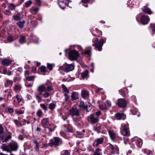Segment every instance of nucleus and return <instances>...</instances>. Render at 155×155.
<instances>
[{"label":"nucleus","mask_w":155,"mask_h":155,"mask_svg":"<svg viewBox=\"0 0 155 155\" xmlns=\"http://www.w3.org/2000/svg\"><path fill=\"white\" fill-rule=\"evenodd\" d=\"M62 141L59 137H55L51 140V143L56 146H58L62 143Z\"/></svg>","instance_id":"obj_10"},{"label":"nucleus","mask_w":155,"mask_h":155,"mask_svg":"<svg viewBox=\"0 0 155 155\" xmlns=\"http://www.w3.org/2000/svg\"><path fill=\"white\" fill-rule=\"evenodd\" d=\"M61 86L63 89L64 93H66L67 94H68L69 93V91L68 90L64 85L62 84Z\"/></svg>","instance_id":"obj_35"},{"label":"nucleus","mask_w":155,"mask_h":155,"mask_svg":"<svg viewBox=\"0 0 155 155\" xmlns=\"http://www.w3.org/2000/svg\"><path fill=\"white\" fill-rule=\"evenodd\" d=\"M79 56L77 51L75 50H71L69 53V59L71 61L76 60Z\"/></svg>","instance_id":"obj_6"},{"label":"nucleus","mask_w":155,"mask_h":155,"mask_svg":"<svg viewBox=\"0 0 155 155\" xmlns=\"http://www.w3.org/2000/svg\"><path fill=\"white\" fill-rule=\"evenodd\" d=\"M89 95L88 92L86 90H84L81 92V96L82 97L86 98Z\"/></svg>","instance_id":"obj_29"},{"label":"nucleus","mask_w":155,"mask_h":155,"mask_svg":"<svg viewBox=\"0 0 155 155\" xmlns=\"http://www.w3.org/2000/svg\"><path fill=\"white\" fill-rule=\"evenodd\" d=\"M66 131L71 133L73 132V129L71 125H69L67 127Z\"/></svg>","instance_id":"obj_46"},{"label":"nucleus","mask_w":155,"mask_h":155,"mask_svg":"<svg viewBox=\"0 0 155 155\" xmlns=\"http://www.w3.org/2000/svg\"><path fill=\"white\" fill-rule=\"evenodd\" d=\"M50 124L48 119L47 118H43L41 121V125L44 128H47Z\"/></svg>","instance_id":"obj_16"},{"label":"nucleus","mask_w":155,"mask_h":155,"mask_svg":"<svg viewBox=\"0 0 155 155\" xmlns=\"http://www.w3.org/2000/svg\"><path fill=\"white\" fill-rule=\"evenodd\" d=\"M3 73L5 74L10 75L12 74V72L9 71H8L6 69L4 68L3 71Z\"/></svg>","instance_id":"obj_36"},{"label":"nucleus","mask_w":155,"mask_h":155,"mask_svg":"<svg viewBox=\"0 0 155 155\" xmlns=\"http://www.w3.org/2000/svg\"><path fill=\"white\" fill-rule=\"evenodd\" d=\"M0 137L2 138H3V129L2 126H0Z\"/></svg>","instance_id":"obj_51"},{"label":"nucleus","mask_w":155,"mask_h":155,"mask_svg":"<svg viewBox=\"0 0 155 155\" xmlns=\"http://www.w3.org/2000/svg\"><path fill=\"white\" fill-rule=\"evenodd\" d=\"M64 101L66 102H68L69 101L70 97L69 96L68 94L66 93H64Z\"/></svg>","instance_id":"obj_42"},{"label":"nucleus","mask_w":155,"mask_h":155,"mask_svg":"<svg viewBox=\"0 0 155 155\" xmlns=\"http://www.w3.org/2000/svg\"><path fill=\"white\" fill-rule=\"evenodd\" d=\"M33 85V83L30 82V81H27L25 83V86L28 87H31Z\"/></svg>","instance_id":"obj_56"},{"label":"nucleus","mask_w":155,"mask_h":155,"mask_svg":"<svg viewBox=\"0 0 155 155\" xmlns=\"http://www.w3.org/2000/svg\"><path fill=\"white\" fill-rule=\"evenodd\" d=\"M88 74V71L86 70L81 73V76L83 78H84L87 77Z\"/></svg>","instance_id":"obj_38"},{"label":"nucleus","mask_w":155,"mask_h":155,"mask_svg":"<svg viewBox=\"0 0 155 155\" xmlns=\"http://www.w3.org/2000/svg\"><path fill=\"white\" fill-rule=\"evenodd\" d=\"M38 90L40 94H42L43 92L47 91L46 87L44 85H41L38 87Z\"/></svg>","instance_id":"obj_19"},{"label":"nucleus","mask_w":155,"mask_h":155,"mask_svg":"<svg viewBox=\"0 0 155 155\" xmlns=\"http://www.w3.org/2000/svg\"><path fill=\"white\" fill-rule=\"evenodd\" d=\"M80 151H81V150L76 148L74 150V153L77 155H79Z\"/></svg>","instance_id":"obj_62"},{"label":"nucleus","mask_w":155,"mask_h":155,"mask_svg":"<svg viewBox=\"0 0 155 155\" xmlns=\"http://www.w3.org/2000/svg\"><path fill=\"white\" fill-rule=\"evenodd\" d=\"M36 115L37 116H38L39 117H43V114L42 111L41 109L38 110L36 112Z\"/></svg>","instance_id":"obj_37"},{"label":"nucleus","mask_w":155,"mask_h":155,"mask_svg":"<svg viewBox=\"0 0 155 155\" xmlns=\"http://www.w3.org/2000/svg\"><path fill=\"white\" fill-rule=\"evenodd\" d=\"M16 7V6L13 4H9V7L12 10H14Z\"/></svg>","instance_id":"obj_52"},{"label":"nucleus","mask_w":155,"mask_h":155,"mask_svg":"<svg viewBox=\"0 0 155 155\" xmlns=\"http://www.w3.org/2000/svg\"><path fill=\"white\" fill-rule=\"evenodd\" d=\"M92 34L93 35H95L98 37H99L102 35V32L96 28L94 31V32L92 33Z\"/></svg>","instance_id":"obj_23"},{"label":"nucleus","mask_w":155,"mask_h":155,"mask_svg":"<svg viewBox=\"0 0 155 155\" xmlns=\"http://www.w3.org/2000/svg\"><path fill=\"white\" fill-rule=\"evenodd\" d=\"M142 151L144 154H146L147 155H150V154L152 152L151 150L147 148L143 149Z\"/></svg>","instance_id":"obj_30"},{"label":"nucleus","mask_w":155,"mask_h":155,"mask_svg":"<svg viewBox=\"0 0 155 155\" xmlns=\"http://www.w3.org/2000/svg\"><path fill=\"white\" fill-rule=\"evenodd\" d=\"M8 42H11L12 41L15 40V39L13 37L12 35L9 36L7 38Z\"/></svg>","instance_id":"obj_48"},{"label":"nucleus","mask_w":155,"mask_h":155,"mask_svg":"<svg viewBox=\"0 0 155 155\" xmlns=\"http://www.w3.org/2000/svg\"><path fill=\"white\" fill-rule=\"evenodd\" d=\"M25 23V21H19L17 23V25L20 28H22L24 26V25Z\"/></svg>","instance_id":"obj_40"},{"label":"nucleus","mask_w":155,"mask_h":155,"mask_svg":"<svg viewBox=\"0 0 155 155\" xmlns=\"http://www.w3.org/2000/svg\"><path fill=\"white\" fill-rule=\"evenodd\" d=\"M41 94H40V92H39V94L37 93H36L35 94V97L36 98L38 99V101H40L41 100L42 98L41 96Z\"/></svg>","instance_id":"obj_53"},{"label":"nucleus","mask_w":155,"mask_h":155,"mask_svg":"<svg viewBox=\"0 0 155 155\" xmlns=\"http://www.w3.org/2000/svg\"><path fill=\"white\" fill-rule=\"evenodd\" d=\"M12 92L10 90H7L4 91V95L6 97H5V100L7 102L11 100V97L12 94Z\"/></svg>","instance_id":"obj_7"},{"label":"nucleus","mask_w":155,"mask_h":155,"mask_svg":"<svg viewBox=\"0 0 155 155\" xmlns=\"http://www.w3.org/2000/svg\"><path fill=\"white\" fill-rule=\"evenodd\" d=\"M14 121L17 126L19 127L22 126L21 123L18 120L16 119L14 120Z\"/></svg>","instance_id":"obj_50"},{"label":"nucleus","mask_w":155,"mask_h":155,"mask_svg":"<svg viewBox=\"0 0 155 155\" xmlns=\"http://www.w3.org/2000/svg\"><path fill=\"white\" fill-rule=\"evenodd\" d=\"M21 89V87L19 85H15L14 87L15 90L16 92L19 91Z\"/></svg>","instance_id":"obj_45"},{"label":"nucleus","mask_w":155,"mask_h":155,"mask_svg":"<svg viewBox=\"0 0 155 155\" xmlns=\"http://www.w3.org/2000/svg\"><path fill=\"white\" fill-rule=\"evenodd\" d=\"M69 114L72 117L78 116L80 115L79 111L76 108H72L69 110Z\"/></svg>","instance_id":"obj_9"},{"label":"nucleus","mask_w":155,"mask_h":155,"mask_svg":"<svg viewBox=\"0 0 155 155\" xmlns=\"http://www.w3.org/2000/svg\"><path fill=\"white\" fill-rule=\"evenodd\" d=\"M108 132L111 139L114 140L116 137V133L113 131L111 130H108Z\"/></svg>","instance_id":"obj_21"},{"label":"nucleus","mask_w":155,"mask_h":155,"mask_svg":"<svg viewBox=\"0 0 155 155\" xmlns=\"http://www.w3.org/2000/svg\"><path fill=\"white\" fill-rule=\"evenodd\" d=\"M25 41V37L24 36H21L19 40V42L21 44H23Z\"/></svg>","instance_id":"obj_49"},{"label":"nucleus","mask_w":155,"mask_h":155,"mask_svg":"<svg viewBox=\"0 0 155 155\" xmlns=\"http://www.w3.org/2000/svg\"><path fill=\"white\" fill-rule=\"evenodd\" d=\"M1 148L3 151H5L8 152H10L11 149L9 144H8V145H7L5 144H3L1 146Z\"/></svg>","instance_id":"obj_20"},{"label":"nucleus","mask_w":155,"mask_h":155,"mask_svg":"<svg viewBox=\"0 0 155 155\" xmlns=\"http://www.w3.org/2000/svg\"><path fill=\"white\" fill-rule=\"evenodd\" d=\"M142 23L143 25L147 24L149 21L150 18L148 16L143 15L140 18Z\"/></svg>","instance_id":"obj_14"},{"label":"nucleus","mask_w":155,"mask_h":155,"mask_svg":"<svg viewBox=\"0 0 155 155\" xmlns=\"http://www.w3.org/2000/svg\"><path fill=\"white\" fill-rule=\"evenodd\" d=\"M56 107V105L54 103L50 104L49 105V108L51 110H53Z\"/></svg>","instance_id":"obj_41"},{"label":"nucleus","mask_w":155,"mask_h":155,"mask_svg":"<svg viewBox=\"0 0 155 155\" xmlns=\"http://www.w3.org/2000/svg\"><path fill=\"white\" fill-rule=\"evenodd\" d=\"M102 126L100 124H97L96 126H94V130L98 132L99 130L101 129Z\"/></svg>","instance_id":"obj_33"},{"label":"nucleus","mask_w":155,"mask_h":155,"mask_svg":"<svg viewBox=\"0 0 155 155\" xmlns=\"http://www.w3.org/2000/svg\"><path fill=\"white\" fill-rule=\"evenodd\" d=\"M149 29L150 31H152V32L151 34L153 35L155 31V24H151L150 26Z\"/></svg>","instance_id":"obj_28"},{"label":"nucleus","mask_w":155,"mask_h":155,"mask_svg":"<svg viewBox=\"0 0 155 155\" xmlns=\"http://www.w3.org/2000/svg\"><path fill=\"white\" fill-rule=\"evenodd\" d=\"M32 3L31 1L29 0L25 3V5L26 7H28L30 6L31 5Z\"/></svg>","instance_id":"obj_58"},{"label":"nucleus","mask_w":155,"mask_h":155,"mask_svg":"<svg viewBox=\"0 0 155 155\" xmlns=\"http://www.w3.org/2000/svg\"><path fill=\"white\" fill-rule=\"evenodd\" d=\"M42 95L44 97L47 98L49 96L50 94L48 92H45L44 93H42Z\"/></svg>","instance_id":"obj_60"},{"label":"nucleus","mask_w":155,"mask_h":155,"mask_svg":"<svg viewBox=\"0 0 155 155\" xmlns=\"http://www.w3.org/2000/svg\"><path fill=\"white\" fill-rule=\"evenodd\" d=\"M40 106L45 111H47L48 110L47 106L44 104H40Z\"/></svg>","instance_id":"obj_55"},{"label":"nucleus","mask_w":155,"mask_h":155,"mask_svg":"<svg viewBox=\"0 0 155 155\" xmlns=\"http://www.w3.org/2000/svg\"><path fill=\"white\" fill-rule=\"evenodd\" d=\"M99 107L100 109L102 110H104L107 109L106 106L104 104H100L99 105Z\"/></svg>","instance_id":"obj_44"},{"label":"nucleus","mask_w":155,"mask_h":155,"mask_svg":"<svg viewBox=\"0 0 155 155\" xmlns=\"http://www.w3.org/2000/svg\"><path fill=\"white\" fill-rule=\"evenodd\" d=\"M26 80L28 81H32L34 79V76H30V77H27L26 78Z\"/></svg>","instance_id":"obj_59"},{"label":"nucleus","mask_w":155,"mask_h":155,"mask_svg":"<svg viewBox=\"0 0 155 155\" xmlns=\"http://www.w3.org/2000/svg\"><path fill=\"white\" fill-rule=\"evenodd\" d=\"M71 97L73 100H75L78 98V94L76 92H73L71 95Z\"/></svg>","instance_id":"obj_26"},{"label":"nucleus","mask_w":155,"mask_h":155,"mask_svg":"<svg viewBox=\"0 0 155 155\" xmlns=\"http://www.w3.org/2000/svg\"><path fill=\"white\" fill-rule=\"evenodd\" d=\"M91 48L89 47L88 49H87L84 52L82 51V54L90 55L91 53Z\"/></svg>","instance_id":"obj_34"},{"label":"nucleus","mask_w":155,"mask_h":155,"mask_svg":"<svg viewBox=\"0 0 155 155\" xmlns=\"http://www.w3.org/2000/svg\"><path fill=\"white\" fill-rule=\"evenodd\" d=\"M8 135L5 138L4 141L5 142H7L9 139L12 138V134L11 132H8Z\"/></svg>","instance_id":"obj_43"},{"label":"nucleus","mask_w":155,"mask_h":155,"mask_svg":"<svg viewBox=\"0 0 155 155\" xmlns=\"http://www.w3.org/2000/svg\"><path fill=\"white\" fill-rule=\"evenodd\" d=\"M79 107H82L84 109H86L87 108V106L86 105H85L84 102L82 101L80 102L79 105Z\"/></svg>","instance_id":"obj_39"},{"label":"nucleus","mask_w":155,"mask_h":155,"mask_svg":"<svg viewBox=\"0 0 155 155\" xmlns=\"http://www.w3.org/2000/svg\"><path fill=\"white\" fill-rule=\"evenodd\" d=\"M49 145H50V144H48V143H43V146L42 147V148H44V149H46Z\"/></svg>","instance_id":"obj_63"},{"label":"nucleus","mask_w":155,"mask_h":155,"mask_svg":"<svg viewBox=\"0 0 155 155\" xmlns=\"http://www.w3.org/2000/svg\"><path fill=\"white\" fill-rule=\"evenodd\" d=\"M61 155H70V153L68 150H65L61 152Z\"/></svg>","instance_id":"obj_47"},{"label":"nucleus","mask_w":155,"mask_h":155,"mask_svg":"<svg viewBox=\"0 0 155 155\" xmlns=\"http://www.w3.org/2000/svg\"><path fill=\"white\" fill-rule=\"evenodd\" d=\"M12 62L11 60L6 59H3L2 60L1 63L4 66L8 65Z\"/></svg>","instance_id":"obj_22"},{"label":"nucleus","mask_w":155,"mask_h":155,"mask_svg":"<svg viewBox=\"0 0 155 155\" xmlns=\"http://www.w3.org/2000/svg\"><path fill=\"white\" fill-rule=\"evenodd\" d=\"M58 4L60 7L62 9H64L66 5V4L64 1L59 0H58Z\"/></svg>","instance_id":"obj_24"},{"label":"nucleus","mask_w":155,"mask_h":155,"mask_svg":"<svg viewBox=\"0 0 155 155\" xmlns=\"http://www.w3.org/2000/svg\"><path fill=\"white\" fill-rule=\"evenodd\" d=\"M13 84V82L12 81L8 79H7L6 81V82L5 83V87L12 86Z\"/></svg>","instance_id":"obj_31"},{"label":"nucleus","mask_w":155,"mask_h":155,"mask_svg":"<svg viewBox=\"0 0 155 155\" xmlns=\"http://www.w3.org/2000/svg\"><path fill=\"white\" fill-rule=\"evenodd\" d=\"M148 4H147L145 6L142 8V11L145 13L150 14L152 13V12L150 9L148 7Z\"/></svg>","instance_id":"obj_18"},{"label":"nucleus","mask_w":155,"mask_h":155,"mask_svg":"<svg viewBox=\"0 0 155 155\" xmlns=\"http://www.w3.org/2000/svg\"><path fill=\"white\" fill-rule=\"evenodd\" d=\"M120 132L121 134L124 136H129L130 134L128 127L124 124H121Z\"/></svg>","instance_id":"obj_5"},{"label":"nucleus","mask_w":155,"mask_h":155,"mask_svg":"<svg viewBox=\"0 0 155 155\" xmlns=\"http://www.w3.org/2000/svg\"><path fill=\"white\" fill-rule=\"evenodd\" d=\"M11 150L13 151H17L18 147V145L17 143L15 141H12L9 143Z\"/></svg>","instance_id":"obj_8"},{"label":"nucleus","mask_w":155,"mask_h":155,"mask_svg":"<svg viewBox=\"0 0 155 155\" xmlns=\"http://www.w3.org/2000/svg\"><path fill=\"white\" fill-rule=\"evenodd\" d=\"M74 68V66L73 64L65 63L63 66L59 67V70H63L65 72H68L73 70Z\"/></svg>","instance_id":"obj_4"},{"label":"nucleus","mask_w":155,"mask_h":155,"mask_svg":"<svg viewBox=\"0 0 155 155\" xmlns=\"http://www.w3.org/2000/svg\"><path fill=\"white\" fill-rule=\"evenodd\" d=\"M13 18L16 21H18L20 19V16L19 14L16 15H15L13 16Z\"/></svg>","instance_id":"obj_57"},{"label":"nucleus","mask_w":155,"mask_h":155,"mask_svg":"<svg viewBox=\"0 0 155 155\" xmlns=\"http://www.w3.org/2000/svg\"><path fill=\"white\" fill-rule=\"evenodd\" d=\"M56 127L53 124H50L48 125L47 128H48L49 130V131L50 132L53 131L56 128Z\"/></svg>","instance_id":"obj_25"},{"label":"nucleus","mask_w":155,"mask_h":155,"mask_svg":"<svg viewBox=\"0 0 155 155\" xmlns=\"http://www.w3.org/2000/svg\"><path fill=\"white\" fill-rule=\"evenodd\" d=\"M106 39L105 38L102 37L100 41L97 38H94L92 40L93 46H94L99 51L102 50V47L104 43L106 42Z\"/></svg>","instance_id":"obj_1"},{"label":"nucleus","mask_w":155,"mask_h":155,"mask_svg":"<svg viewBox=\"0 0 155 155\" xmlns=\"http://www.w3.org/2000/svg\"><path fill=\"white\" fill-rule=\"evenodd\" d=\"M115 118L117 120H124L126 118V115L123 113L118 112L115 115Z\"/></svg>","instance_id":"obj_13"},{"label":"nucleus","mask_w":155,"mask_h":155,"mask_svg":"<svg viewBox=\"0 0 155 155\" xmlns=\"http://www.w3.org/2000/svg\"><path fill=\"white\" fill-rule=\"evenodd\" d=\"M31 40V41L37 44L38 42V39L36 36L33 35L30 38Z\"/></svg>","instance_id":"obj_27"},{"label":"nucleus","mask_w":155,"mask_h":155,"mask_svg":"<svg viewBox=\"0 0 155 155\" xmlns=\"http://www.w3.org/2000/svg\"><path fill=\"white\" fill-rule=\"evenodd\" d=\"M15 97L17 99L18 104H16L15 102V101L14 100L13 101V104L16 107H18L19 106V105H22L23 104V102H22L21 103V102L22 101V98L18 94H17L16 95Z\"/></svg>","instance_id":"obj_11"},{"label":"nucleus","mask_w":155,"mask_h":155,"mask_svg":"<svg viewBox=\"0 0 155 155\" xmlns=\"http://www.w3.org/2000/svg\"><path fill=\"white\" fill-rule=\"evenodd\" d=\"M104 141V138L100 137L95 140L93 143V146L96 147L99 146L100 144H102Z\"/></svg>","instance_id":"obj_12"},{"label":"nucleus","mask_w":155,"mask_h":155,"mask_svg":"<svg viewBox=\"0 0 155 155\" xmlns=\"http://www.w3.org/2000/svg\"><path fill=\"white\" fill-rule=\"evenodd\" d=\"M119 148L116 146H114L110 143H108L107 145L106 149V152L107 154L110 155L112 154H114L115 151H118Z\"/></svg>","instance_id":"obj_3"},{"label":"nucleus","mask_w":155,"mask_h":155,"mask_svg":"<svg viewBox=\"0 0 155 155\" xmlns=\"http://www.w3.org/2000/svg\"><path fill=\"white\" fill-rule=\"evenodd\" d=\"M131 146L133 149L135 148V146L136 145L138 148L141 147L142 145L143 142L142 140L137 137H135L131 139Z\"/></svg>","instance_id":"obj_2"},{"label":"nucleus","mask_w":155,"mask_h":155,"mask_svg":"<svg viewBox=\"0 0 155 155\" xmlns=\"http://www.w3.org/2000/svg\"><path fill=\"white\" fill-rule=\"evenodd\" d=\"M94 155H102L101 149L99 148H96Z\"/></svg>","instance_id":"obj_32"},{"label":"nucleus","mask_w":155,"mask_h":155,"mask_svg":"<svg viewBox=\"0 0 155 155\" xmlns=\"http://www.w3.org/2000/svg\"><path fill=\"white\" fill-rule=\"evenodd\" d=\"M90 1L89 0H82L81 1V2L83 3L82 5L84 6V7H88L87 5H84V4H86L88 3Z\"/></svg>","instance_id":"obj_54"},{"label":"nucleus","mask_w":155,"mask_h":155,"mask_svg":"<svg viewBox=\"0 0 155 155\" xmlns=\"http://www.w3.org/2000/svg\"><path fill=\"white\" fill-rule=\"evenodd\" d=\"M118 104L120 107H125L127 106V103L123 99H119L118 101Z\"/></svg>","instance_id":"obj_15"},{"label":"nucleus","mask_w":155,"mask_h":155,"mask_svg":"<svg viewBox=\"0 0 155 155\" xmlns=\"http://www.w3.org/2000/svg\"><path fill=\"white\" fill-rule=\"evenodd\" d=\"M88 119H90L91 122L93 124L96 123L98 120V117H96L94 114H91L88 117Z\"/></svg>","instance_id":"obj_17"},{"label":"nucleus","mask_w":155,"mask_h":155,"mask_svg":"<svg viewBox=\"0 0 155 155\" xmlns=\"http://www.w3.org/2000/svg\"><path fill=\"white\" fill-rule=\"evenodd\" d=\"M40 69L41 70V71L42 72L44 73H45L46 72V68L45 66H41L40 68Z\"/></svg>","instance_id":"obj_61"},{"label":"nucleus","mask_w":155,"mask_h":155,"mask_svg":"<svg viewBox=\"0 0 155 155\" xmlns=\"http://www.w3.org/2000/svg\"><path fill=\"white\" fill-rule=\"evenodd\" d=\"M47 91H50L53 90V87L52 86H49L46 87Z\"/></svg>","instance_id":"obj_64"}]
</instances>
